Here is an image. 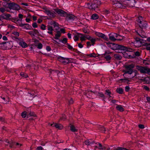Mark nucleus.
Instances as JSON below:
<instances>
[{
	"label": "nucleus",
	"instance_id": "nucleus-62",
	"mask_svg": "<svg viewBox=\"0 0 150 150\" xmlns=\"http://www.w3.org/2000/svg\"><path fill=\"white\" fill-rule=\"evenodd\" d=\"M32 26L34 28H36L37 27V25L35 23H34L32 24Z\"/></svg>",
	"mask_w": 150,
	"mask_h": 150
},
{
	"label": "nucleus",
	"instance_id": "nucleus-27",
	"mask_svg": "<svg viewBox=\"0 0 150 150\" xmlns=\"http://www.w3.org/2000/svg\"><path fill=\"white\" fill-rule=\"evenodd\" d=\"M114 57L116 60H120L122 58V56L118 53L115 54Z\"/></svg>",
	"mask_w": 150,
	"mask_h": 150
},
{
	"label": "nucleus",
	"instance_id": "nucleus-8",
	"mask_svg": "<svg viewBox=\"0 0 150 150\" xmlns=\"http://www.w3.org/2000/svg\"><path fill=\"white\" fill-rule=\"evenodd\" d=\"M8 8L10 9L18 10L20 9L19 6L17 4L14 3H7Z\"/></svg>",
	"mask_w": 150,
	"mask_h": 150
},
{
	"label": "nucleus",
	"instance_id": "nucleus-23",
	"mask_svg": "<svg viewBox=\"0 0 150 150\" xmlns=\"http://www.w3.org/2000/svg\"><path fill=\"white\" fill-rule=\"evenodd\" d=\"M116 108L117 110L120 112H123L124 111V109L123 106L121 105H117Z\"/></svg>",
	"mask_w": 150,
	"mask_h": 150
},
{
	"label": "nucleus",
	"instance_id": "nucleus-16",
	"mask_svg": "<svg viewBox=\"0 0 150 150\" xmlns=\"http://www.w3.org/2000/svg\"><path fill=\"white\" fill-rule=\"evenodd\" d=\"M123 5L124 4L121 2V0H120V1H119L117 3L114 4V6L117 8H123L125 7V6Z\"/></svg>",
	"mask_w": 150,
	"mask_h": 150
},
{
	"label": "nucleus",
	"instance_id": "nucleus-43",
	"mask_svg": "<svg viewBox=\"0 0 150 150\" xmlns=\"http://www.w3.org/2000/svg\"><path fill=\"white\" fill-rule=\"evenodd\" d=\"M6 11H7L5 9V8L3 7H1L0 8V11L2 13H4Z\"/></svg>",
	"mask_w": 150,
	"mask_h": 150
},
{
	"label": "nucleus",
	"instance_id": "nucleus-64",
	"mask_svg": "<svg viewBox=\"0 0 150 150\" xmlns=\"http://www.w3.org/2000/svg\"><path fill=\"white\" fill-rule=\"evenodd\" d=\"M139 127L140 129H144V125L141 124L139 125Z\"/></svg>",
	"mask_w": 150,
	"mask_h": 150
},
{
	"label": "nucleus",
	"instance_id": "nucleus-36",
	"mask_svg": "<svg viewBox=\"0 0 150 150\" xmlns=\"http://www.w3.org/2000/svg\"><path fill=\"white\" fill-rule=\"evenodd\" d=\"M105 94L108 96H109V98H110L111 97L110 95L111 94V93L109 90H106L105 91Z\"/></svg>",
	"mask_w": 150,
	"mask_h": 150
},
{
	"label": "nucleus",
	"instance_id": "nucleus-35",
	"mask_svg": "<svg viewBox=\"0 0 150 150\" xmlns=\"http://www.w3.org/2000/svg\"><path fill=\"white\" fill-rule=\"evenodd\" d=\"M94 143V142H91V141L89 140H86L85 142V144L86 145H92L93 143Z\"/></svg>",
	"mask_w": 150,
	"mask_h": 150
},
{
	"label": "nucleus",
	"instance_id": "nucleus-54",
	"mask_svg": "<svg viewBox=\"0 0 150 150\" xmlns=\"http://www.w3.org/2000/svg\"><path fill=\"white\" fill-rule=\"evenodd\" d=\"M66 45L67 46L68 48L70 50H71L72 49V47L70 45H69L68 43H67Z\"/></svg>",
	"mask_w": 150,
	"mask_h": 150
},
{
	"label": "nucleus",
	"instance_id": "nucleus-49",
	"mask_svg": "<svg viewBox=\"0 0 150 150\" xmlns=\"http://www.w3.org/2000/svg\"><path fill=\"white\" fill-rule=\"evenodd\" d=\"M86 44H87V48L89 47L90 46H91V45H92V43L90 41L87 42H86Z\"/></svg>",
	"mask_w": 150,
	"mask_h": 150
},
{
	"label": "nucleus",
	"instance_id": "nucleus-31",
	"mask_svg": "<svg viewBox=\"0 0 150 150\" xmlns=\"http://www.w3.org/2000/svg\"><path fill=\"white\" fill-rule=\"evenodd\" d=\"M125 77L124 79H121L120 80L122 81V82L128 83L130 81V80L127 77Z\"/></svg>",
	"mask_w": 150,
	"mask_h": 150
},
{
	"label": "nucleus",
	"instance_id": "nucleus-51",
	"mask_svg": "<svg viewBox=\"0 0 150 150\" xmlns=\"http://www.w3.org/2000/svg\"><path fill=\"white\" fill-rule=\"evenodd\" d=\"M26 116V113L25 112H23L21 114V116L23 118H25Z\"/></svg>",
	"mask_w": 150,
	"mask_h": 150
},
{
	"label": "nucleus",
	"instance_id": "nucleus-3",
	"mask_svg": "<svg viewBox=\"0 0 150 150\" xmlns=\"http://www.w3.org/2000/svg\"><path fill=\"white\" fill-rule=\"evenodd\" d=\"M110 45H112L110 43ZM113 46H114L115 47V48H112L113 50H125L127 51L131 52L132 49L130 48L126 47L125 46L122 45H120L118 44H112Z\"/></svg>",
	"mask_w": 150,
	"mask_h": 150
},
{
	"label": "nucleus",
	"instance_id": "nucleus-13",
	"mask_svg": "<svg viewBox=\"0 0 150 150\" xmlns=\"http://www.w3.org/2000/svg\"><path fill=\"white\" fill-rule=\"evenodd\" d=\"M66 16V19L67 21L73 20L77 19L76 16L71 14H68L67 13Z\"/></svg>",
	"mask_w": 150,
	"mask_h": 150
},
{
	"label": "nucleus",
	"instance_id": "nucleus-33",
	"mask_svg": "<svg viewBox=\"0 0 150 150\" xmlns=\"http://www.w3.org/2000/svg\"><path fill=\"white\" fill-rule=\"evenodd\" d=\"M70 130L72 132H75L77 131V129H76L75 127L73 125H71L70 126Z\"/></svg>",
	"mask_w": 150,
	"mask_h": 150
},
{
	"label": "nucleus",
	"instance_id": "nucleus-60",
	"mask_svg": "<svg viewBox=\"0 0 150 150\" xmlns=\"http://www.w3.org/2000/svg\"><path fill=\"white\" fill-rule=\"evenodd\" d=\"M43 149V148L41 146H38L36 149V150H42Z\"/></svg>",
	"mask_w": 150,
	"mask_h": 150
},
{
	"label": "nucleus",
	"instance_id": "nucleus-39",
	"mask_svg": "<svg viewBox=\"0 0 150 150\" xmlns=\"http://www.w3.org/2000/svg\"><path fill=\"white\" fill-rule=\"evenodd\" d=\"M98 96L102 98L103 99H105V98L104 95L102 93H98Z\"/></svg>",
	"mask_w": 150,
	"mask_h": 150
},
{
	"label": "nucleus",
	"instance_id": "nucleus-12",
	"mask_svg": "<svg viewBox=\"0 0 150 150\" xmlns=\"http://www.w3.org/2000/svg\"><path fill=\"white\" fill-rule=\"evenodd\" d=\"M35 93V91L33 90L29 91L27 95L28 98L30 100H32V98L34 96Z\"/></svg>",
	"mask_w": 150,
	"mask_h": 150
},
{
	"label": "nucleus",
	"instance_id": "nucleus-25",
	"mask_svg": "<svg viewBox=\"0 0 150 150\" xmlns=\"http://www.w3.org/2000/svg\"><path fill=\"white\" fill-rule=\"evenodd\" d=\"M19 26L21 27H24V28L26 29H29L31 27L28 24H23L21 23L19 24Z\"/></svg>",
	"mask_w": 150,
	"mask_h": 150
},
{
	"label": "nucleus",
	"instance_id": "nucleus-9",
	"mask_svg": "<svg viewBox=\"0 0 150 150\" xmlns=\"http://www.w3.org/2000/svg\"><path fill=\"white\" fill-rule=\"evenodd\" d=\"M55 11V9L52 10L46 9L45 10V12L51 18H54L56 16Z\"/></svg>",
	"mask_w": 150,
	"mask_h": 150
},
{
	"label": "nucleus",
	"instance_id": "nucleus-47",
	"mask_svg": "<svg viewBox=\"0 0 150 150\" xmlns=\"http://www.w3.org/2000/svg\"><path fill=\"white\" fill-rule=\"evenodd\" d=\"M12 34L18 37L19 36V34L18 32H17L14 31L12 33Z\"/></svg>",
	"mask_w": 150,
	"mask_h": 150
},
{
	"label": "nucleus",
	"instance_id": "nucleus-24",
	"mask_svg": "<svg viewBox=\"0 0 150 150\" xmlns=\"http://www.w3.org/2000/svg\"><path fill=\"white\" fill-rule=\"evenodd\" d=\"M96 144L98 145V149L99 150H104L106 149V147L103 146L101 143L98 142H97L95 143Z\"/></svg>",
	"mask_w": 150,
	"mask_h": 150
},
{
	"label": "nucleus",
	"instance_id": "nucleus-63",
	"mask_svg": "<svg viewBox=\"0 0 150 150\" xmlns=\"http://www.w3.org/2000/svg\"><path fill=\"white\" fill-rule=\"evenodd\" d=\"M46 49L48 51H50L51 50L50 47L48 46H47Z\"/></svg>",
	"mask_w": 150,
	"mask_h": 150
},
{
	"label": "nucleus",
	"instance_id": "nucleus-15",
	"mask_svg": "<svg viewBox=\"0 0 150 150\" xmlns=\"http://www.w3.org/2000/svg\"><path fill=\"white\" fill-rule=\"evenodd\" d=\"M134 44L136 47H139L142 45V43L141 40H136L134 41Z\"/></svg>",
	"mask_w": 150,
	"mask_h": 150
},
{
	"label": "nucleus",
	"instance_id": "nucleus-46",
	"mask_svg": "<svg viewBox=\"0 0 150 150\" xmlns=\"http://www.w3.org/2000/svg\"><path fill=\"white\" fill-rule=\"evenodd\" d=\"M99 129L100 130L102 131L105 132V128L103 126H100L99 127Z\"/></svg>",
	"mask_w": 150,
	"mask_h": 150
},
{
	"label": "nucleus",
	"instance_id": "nucleus-41",
	"mask_svg": "<svg viewBox=\"0 0 150 150\" xmlns=\"http://www.w3.org/2000/svg\"><path fill=\"white\" fill-rule=\"evenodd\" d=\"M20 75L21 76L24 77L26 78L28 77V75L27 74L24 73V72H21L20 73Z\"/></svg>",
	"mask_w": 150,
	"mask_h": 150
},
{
	"label": "nucleus",
	"instance_id": "nucleus-52",
	"mask_svg": "<svg viewBox=\"0 0 150 150\" xmlns=\"http://www.w3.org/2000/svg\"><path fill=\"white\" fill-rule=\"evenodd\" d=\"M88 56L91 57H95L96 56V54L94 53L90 54Z\"/></svg>",
	"mask_w": 150,
	"mask_h": 150
},
{
	"label": "nucleus",
	"instance_id": "nucleus-18",
	"mask_svg": "<svg viewBox=\"0 0 150 150\" xmlns=\"http://www.w3.org/2000/svg\"><path fill=\"white\" fill-rule=\"evenodd\" d=\"M50 126L52 127H55L56 128L59 129H62L63 128V126L61 124L53 123L51 124Z\"/></svg>",
	"mask_w": 150,
	"mask_h": 150
},
{
	"label": "nucleus",
	"instance_id": "nucleus-14",
	"mask_svg": "<svg viewBox=\"0 0 150 150\" xmlns=\"http://www.w3.org/2000/svg\"><path fill=\"white\" fill-rule=\"evenodd\" d=\"M95 34L96 36L104 39L105 40H107L108 39V38H107L106 36L104 34L97 32H96Z\"/></svg>",
	"mask_w": 150,
	"mask_h": 150
},
{
	"label": "nucleus",
	"instance_id": "nucleus-19",
	"mask_svg": "<svg viewBox=\"0 0 150 150\" xmlns=\"http://www.w3.org/2000/svg\"><path fill=\"white\" fill-rule=\"evenodd\" d=\"M9 44L8 42L0 43V49H4L5 47Z\"/></svg>",
	"mask_w": 150,
	"mask_h": 150
},
{
	"label": "nucleus",
	"instance_id": "nucleus-48",
	"mask_svg": "<svg viewBox=\"0 0 150 150\" xmlns=\"http://www.w3.org/2000/svg\"><path fill=\"white\" fill-rule=\"evenodd\" d=\"M42 45L40 43H39L38 45L37 48L39 49H41L42 47Z\"/></svg>",
	"mask_w": 150,
	"mask_h": 150
},
{
	"label": "nucleus",
	"instance_id": "nucleus-56",
	"mask_svg": "<svg viewBox=\"0 0 150 150\" xmlns=\"http://www.w3.org/2000/svg\"><path fill=\"white\" fill-rule=\"evenodd\" d=\"M23 15L21 13H20L18 15V17L19 18L21 19V20H20L21 21L22 19L23 18Z\"/></svg>",
	"mask_w": 150,
	"mask_h": 150
},
{
	"label": "nucleus",
	"instance_id": "nucleus-32",
	"mask_svg": "<svg viewBox=\"0 0 150 150\" xmlns=\"http://www.w3.org/2000/svg\"><path fill=\"white\" fill-rule=\"evenodd\" d=\"M99 16L97 14L94 13L91 16V18L93 20H96L98 19Z\"/></svg>",
	"mask_w": 150,
	"mask_h": 150
},
{
	"label": "nucleus",
	"instance_id": "nucleus-61",
	"mask_svg": "<svg viewBox=\"0 0 150 150\" xmlns=\"http://www.w3.org/2000/svg\"><path fill=\"white\" fill-rule=\"evenodd\" d=\"M134 54L136 56H139L140 55L139 52L138 51H136L135 52Z\"/></svg>",
	"mask_w": 150,
	"mask_h": 150
},
{
	"label": "nucleus",
	"instance_id": "nucleus-17",
	"mask_svg": "<svg viewBox=\"0 0 150 150\" xmlns=\"http://www.w3.org/2000/svg\"><path fill=\"white\" fill-rule=\"evenodd\" d=\"M1 17L3 19L9 20L11 19V16L10 14L4 13L1 15Z\"/></svg>",
	"mask_w": 150,
	"mask_h": 150
},
{
	"label": "nucleus",
	"instance_id": "nucleus-40",
	"mask_svg": "<svg viewBox=\"0 0 150 150\" xmlns=\"http://www.w3.org/2000/svg\"><path fill=\"white\" fill-rule=\"evenodd\" d=\"M114 150H129L125 148H122L120 147H118L117 148L115 149Z\"/></svg>",
	"mask_w": 150,
	"mask_h": 150
},
{
	"label": "nucleus",
	"instance_id": "nucleus-59",
	"mask_svg": "<svg viewBox=\"0 0 150 150\" xmlns=\"http://www.w3.org/2000/svg\"><path fill=\"white\" fill-rule=\"evenodd\" d=\"M129 87L128 86H126L125 87V91L126 92H128L129 91Z\"/></svg>",
	"mask_w": 150,
	"mask_h": 150
},
{
	"label": "nucleus",
	"instance_id": "nucleus-42",
	"mask_svg": "<svg viewBox=\"0 0 150 150\" xmlns=\"http://www.w3.org/2000/svg\"><path fill=\"white\" fill-rule=\"evenodd\" d=\"M142 87H143V89L145 90L148 91H150L149 88L146 85H144L142 86Z\"/></svg>",
	"mask_w": 150,
	"mask_h": 150
},
{
	"label": "nucleus",
	"instance_id": "nucleus-28",
	"mask_svg": "<svg viewBox=\"0 0 150 150\" xmlns=\"http://www.w3.org/2000/svg\"><path fill=\"white\" fill-rule=\"evenodd\" d=\"M61 35V33L60 31H57L55 35V37L54 38L57 40L59 39V38L60 37Z\"/></svg>",
	"mask_w": 150,
	"mask_h": 150
},
{
	"label": "nucleus",
	"instance_id": "nucleus-22",
	"mask_svg": "<svg viewBox=\"0 0 150 150\" xmlns=\"http://www.w3.org/2000/svg\"><path fill=\"white\" fill-rule=\"evenodd\" d=\"M89 35H83L81 34V35L80 36V40L82 41H85L86 40V39H88Z\"/></svg>",
	"mask_w": 150,
	"mask_h": 150
},
{
	"label": "nucleus",
	"instance_id": "nucleus-1",
	"mask_svg": "<svg viewBox=\"0 0 150 150\" xmlns=\"http://www.w3.org/2000/svg\"><path fill=\"white\" fill-rule=\"evenodd\" d=\"M134 67V66L133 64L127 65L125 66V69L123 70V72L124 73L123 74L124 77H127V74L131 75L132 74L134 73V75L129 76V79H132L136 76L137 75V71H134L133 69Z\"/></svg>",
	"mask_w": 150,
	"mask_h": 150
},
{
	"label": "nucleus",
	"instance_id": "nucleus-58",
	"mask_svg": "<svg viewBox=\"0 0 150 150\" xmlns=\"http://www.w3.org/2000/svg\"><path fill=\"white\" fill-rule=\"evenodd\" d=\"M103 11L104 13L105 14H107L110 13L109 11L107 10H105Z\"/></svg>",
	"mask_w": 150,
	"mask_h": 150
},
{
	"label": "nucleus",
	"instance_id": "nucleus-30",
	"mask_svg": "<svg viewBox=\"0 0 150 150\" xmlns=\"http://www.w3.org/2000/svg\"><path fill=\"white\" fill-rule=\"evenodd\" d=\"M93 92L91 91H86L85 93L84 94L86 95L87 97L91 98V95L92 94Z\"/></svg>",
	"mask_w": 150,
	"mask_h": 150
},
{
	"label": "nucleus",
	"instance_id": "nucleus-6",
	"mask_svg": "<svg viewBox=\"0 0 150 150\" xmlns=\"http://www.w3.org/2000/svg\"><path fill=\"white\" fill-rule=\"evenodd\" d=\"M122 2L124 5L128 6L130 7H133L135 5V0H121Z\"/></svg>",
	"mask_w": 150,
	"mask_h": 150
},
{
	"label": "nucleus",
	"instance_id": "nucleus-50",
	"mask_svg": "<svg viewBox=\"0 0 150 150\" xmlns=\"http://www.w3.org/2000/svg\"><path fill=\"white\" fill-rule=\"evenodd\" d=\"M46 26L43 24H42L40 28L42 30H44L46 29Z\"/></svg>",
	"mask_w": 150,
	"mask_h": 150
},
{
	"label": "nucleus",
	"instance_id": "nucleus-44",
	"mask_svg": "<svg viewBox=\"0 0 150 150\" xmlns=\"http://www.w3.org/2000/svg\"><path fill=\"white\" fill-rule=\"evenodd\" d=\"M67 39L66 38H64L62 41V42L64 44H67Z\"/></svg>",
	"mask_w": 150,
	"mask_h": 150
},
{
	"label": "nucleus",
	"instance_id": "nucleus-20",
	"mask_svg": "<svg viewBox=\"0 0 150 150\" xmlns=\"http://www.w3.org/2000/svg\"><path fill=\"white\" fill-rule=\"evenodd\" d=\"M21 41L19 42V45L22 47L25 48L27 47L28 46L27 44L23 41V39H21Z\"/></svg>",
	"mask_w": 150,
	"mask_h": 150
},
{
	"label": "nucleus",
	"instance_id": "nucleus-57",
	"mask_svg": "<svg viewBox=\"0 0 150 150\" xmlns=\"http://www.w3.org/2000/svg\"><path fill=\"white\" fill-rule=\"evenodd\" d=\"M28 33L31 36H34V33H33V31H29L28 32Z\"/></svg>",
	"mask_w": 150,
	"mask_h": 150
},
{
	"label": "nucleus",
	"instance_id": "nucleus-34",
	"mask_svg": "<svg viewBox=\"0 0 150 150\" xmlns=\"http://www.w3.org/2000/svg\"><path fill=\"white\" fill-rule=\"evenodd\" d=\"M136 78L138 79L139 80L143 81H144L145 80V78L141 76H139L136 77Z\"/></svg>",
	"mask_w": 150,
	"mask_h": 150
},
{
	"label": "nucleus",
	"instance_id": "nucleus-53",
	"mask_svg": "<svg viewBox=\"0 0 150 150\" xmlns=\"http://www.w3.org/2000/svg\"><path fill=\"white\" fill-rule=\"evenodd\" d=\"M113 3V5L115 4L116 3H117L119 1L118 0H110Z\"/></svg>",
	"mask_w": 150,
	"mask_h": 150
},
{
	"label": "nucleus",
	"instance_id": "nucleus-10",
	"mask_svg": "<svg viewBox=\"0 0 150 150\" xmlns=\"http://www.w3.org/2000/svg\"><path fill=\"white\" fill-rule=\"evenodd\" d=\"M55 11L58 14L64 17L67 15V13L62 9L56 8L55 9Z\"/></svg>",
	"mask_w": 150,
	"mask_h": 150
},
{
	"label": "nucleus",
	"instance_id": "nucleus-26",
	"mask_svg": "<svg viewBox=\"0 0 150 150\" xmlns=\"http://www.w3.org/2000/svg\"><path fill=\"white\" fill-rule=\"evenodd\" d=\"M88 40L91 41V43H92V45H93L95 44V42L96 41V39L95 38H92L91 37L89 36L88 38Z\"/></svg>",
	"mask_w": 150,
	"mask_h": 150
},
{
	"label": "nucleus",
	"instance_id": "nucleus-11",
	"mask_svg": "<svg viewBox=\"0 0 150 150\" xmlns=\"http://www.w3.org/2000/svg\"><path fill=\"white\" fill-rule=\"evenodd\" d=\"M59 61L65 64H67L70 62L68 58H64L63 57H60L58 58Z\"/></svg>",
	"mask_w": 150,
	"mask_h": 150
},
{
	"label": "nucleus",
	"instance_id": "nucleus-37",
	"mask_svg": "<svg viewBox=\"0 0 150 150\" xmlns=\"http://www.w3.org/2000/svg\"><path fill=\"white\" fill-rule=\"evenodd\" d=\"M123 91V90L121 88H117L116 89V91L120 94H122Z\"/></svg>",
	"mask_w": 150,
	"mask_h": 150
},
{
	"label": "nucleus",
	"instance_id": "nucleus-45",
	"mask_svg": "<svg viewBox=\"0 0 150 150\" xmlns=\"http://www.w3.org/2000/svg\"><path fill=\"white\" fill-rule=\"evenodd\" d=\"M33 33H34V36H35V35H38L39 34V32L38 30L34 29H33Z\"/></svg>",
	"mask_w": 150,
	"mask_h": 150
},
{
	"label": "nucleus",
	"instance_id": "nucleus-2",
	"mask_svg": "<svg viewBox=\"0 0 150 150\" xmlns=\"http://www.w3.org/2000/svg\"><path fill=\"white\" fill-rule=\"evenodd\" d=\"M100 4V1L95 0L93 1L91 4L87 3L85 6L86 8L90 9L95 10L96 8H98Z\"/></svg>",
	"mask_w": 150,
	"mask_h": 150
},
{
	"label": "nucleus",
	"instance_id": "nucleus-38",
	"mask_svg": "<svg viewBox=\"0 0 150 150\" xmlns=\"http://www.w3.org/2000/svg\"><path fill=\"white\" fill-rule=\"evenodd\" d=\"M104 56L105 58L107 60H110L111 59V57L110 55H107L105 53Z\"/></svg>",
	"mask_w": 150,
	"mask_h": 150
},
{
	"label": "nucleus",
	"instance_id": "nucleus-55",
	"mask_svg": "<svg viewBox=\"0 0 150 150\" xmlns=\"http://www.w3.org/2000/svg\"><path fill=\"white\" fill-rule=\"evenodd\" d=\"M50 72H51V74H54V73L55 74H57L58 72V71L57 70H56L55 71H51L50 70Z\"/></svg>",
	"mask_w": 150,
	"mask_h": 150
},
{
	"label": "nucleus",
	"instance_id": "nucleus-29",
	"mask_svg": "<svg viewBox=\"0 0 150 150\" xmlns=\"http://www.w3.org/2000/svg\"><path fill=\"white\" fill-rule=\"evenodd\" d=\"M81 35V33H77L76 34H75L74 35V40L76 42L79 40V38H80V36Z\"/></svg>",
	"mask_w": 150,
	"mask_h": 150
},
{
	"label": "nucleus",
	"instance_id": "nucleus-5",
	"mask_svg": "<svg viewBox=\"0 0 150 150\" xmlns=\"http://www.w3.org/2000/svg\"><path fill=\"white\" fill-rule=\"evenodd\" d=\"M137 69L141 73L150 74V69L146 67L137 66Z\"/></svg>",
	"mask_w": 150,
	"mask_h": 150
},
{
	"label": "nucleus",
	"instance_id": "nucleus-7",
	"mask_svg": "<svg viewBox=\"0 0 150 150\" xmlns=\"http://www.w3.org/2000/svg\"><path fill=\"white\" fill-rule=\"evenodd\" d=\"M138 23L142 22L143 23V25H142L141 24H139V27L142 29L144 28H145L146 26L147 23L146 21L144 19L143 17L141 16H139L138 17V19L137 20Z\"/></svg>",
	"mask_w": 150,
	"mask_h": 150
},
{
	"label": "nucleus",
	"instance_id": "nucleus-21",
	"mask_svg": "<svg viewBox=\"0 0 150 150\" xmlns=\"http://www.w3.org/2000/svg\"><path fill=\"white\" fill-rule=\"evenodd\" d=\"M47 30H48L47 33L50 34L52 35L53 34V29L52 26L51 25H48L47 26Z\"/></svg>",
	"mask_w": 150,
	"mask_h": 150
},
{
	"label": "nucleus",
	"instance_id": "nucleus-4",
	"mask_svg": "<svg viewBox=\"0 0 150 150\" xmlns=\"http://www.w3.org/2000/svg\"><path fill=\"white\" fill-rule=\"evenodd\" d=\"M109 39L112 41L116 40H121L122 39V37L116 33H111L109 35Z\"/></svg>",
	"mask_w": 150,
	"mask_h": 150
}]
</instances>
